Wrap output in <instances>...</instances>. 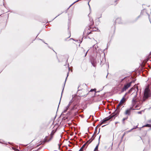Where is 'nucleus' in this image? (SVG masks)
<instances>
[{
	"instance_id": "obj_1",
	"label": "nucleus",
	"mask_w": 151,
	"mask_h": 151,
	"mask_svg": "<svg viewBox=\"0 0 151 151\" xmlns=\"http://www.w3.org/2000/svg\"><path fill=\"white\" fill-rule=\"evenodd\" d=\"M119 110L115 109L114 112H113L108 117L105 118L102 120L104 123H105L107 121L110 119H112L113 118L114 119L117 116L119 115Z\"/></svg>"
},
{
	"instance_id": "obj_2",
	"label": "nucleus",
	"mask_w": 151,
	"mask_h": 151,
	"mask_svg": "<svg viewBox=\"0 0 151 151\" xmlns=\"http://www.w3.org/2000/svg\"><path fill=\"white\" fill-rule=\"evenodd\" d=\"M151 96V92L149 88L147 87L145 89L142 97V102H143L147 99L149 97Z\"/></svg>"
},
{
	"instance_id": "obj_3",
	"label": "nucleus",
	"mask_w": 151,
	"mask_h": 151,
	"mask_svg": "<svg viewBox=\"0 0 151 151\" xmlns=\"http://www.w3.org/2000/svg\"><path fill=\"white\" fill-rule=\"evenodd\" d=\"M136 79L135 78H134V79L132 80L131 81L129 82V83H127L126 84H125L122 88L121 92L122 93L126 91L128 88L132 84V83H134L135 81H136Z\"/></svg>"
},
{
	"instance_id": "obj_4",
	"label": "nucleus",
	"mask_w": 151,
	"mask_h": 151,
	"mask_svg": "<svg viewBox=\"0 0 151 151\" xmlns=\"http://www.w3.org/2000/svg\"><path fill=\"white\" fill-rule=\"evenodd\" d=\"M93 135L91 138L82 146L81 148H83L84 149H86V148L87 147L88 145L90 144L94 139L95 137H93Z\"/></svg>"
},
{
	"instance_id": "obj_5",
	"label": "nucleus",
	"mask_w": 151,
	"mask_h": 151,
	"mask_svg": "<svg viewBox=\"0 0 151 151\" xmlns=\"http://www.w3.org/2000/svg\"><path fill=\"white\" fill-rule=\"evenodd\" d=\"M90 62L93 67H96V58L95 57L92 56L90 58Z\"/></svg>"
},
{
	"instance_id": "obj_6",
	"label": "nucleus",
	"mask_w": 151,
	"mask_h": 151,
	"mask_svg": "<svg viewBox=\"0 0 151 151\" xmlns=\"http://www.w3.org/2000/svg\"><path fill=\"white\" fill-rule=\"evenodd\" d=\"M134 78H134V77L131 76H127L124 77L121 80V82H122L124 80H127L128 81H129L130 80H132L134 79Z\"/></svg>"
},
{
	"instance_id": "obj_7",
	"label": "nucleus",
	"mask_w": 151,
	"mask_h": 151,
	"mask_svg": "<svg viewBox=\"0 0 151 151\" xmlns=\"http://www.w3.org/2000/svg\"><path fill=\"white\" fill-rule=\"evenodd\" d=\"M52 139V137H51L49 138L48 136H46L45 138L43 139L42 142L41 144H44L45 142H47L50 141Z\"/></svg>"
},
{
	"instance_id": "obj_8",
	"label": "nucleus",
	"mask_w": 151,
	"mask_h": 151,
	"mask_svg": "<svg viewBox=\"0 0 151 151\" xmlns=\"http://www.w3.org/2000/svg\"><path fill=\"white\" fill-rule=\"evenodd\" d=\"M125 95H124L120 101L119 103L117 105V108L116 109L119 110L120 111V109L119 108V107L123 103V102L125 100Z\"/></svg>"
},
{
	"instance_id": "obj_9",
	"label": "nucleus",
	"mask_w": 151,
	"mask_h": 151,
	"mask_svg": "<svg viewBox=\"0 0 151 151\" xmlns=\"http://www.w3.org/2000/svg\"><path fill=\"white\" fill-rule=\"evenodd\" d=\"M134 109H133L132 107H130V108L126 110L125 114L126 115H130L131 110H133Z\"/></svg>"
},
{
	"instance_id": "obj_10",
	"label": "nucleus",
	"mask_w": 151,
	"mask_h": 151,
	"mask_svg": "<svg viewBox=\"0 0 151 151\" xmlns=\"http://www.w3.org/2000/svg\"><path fill=\"white\" fill-rule=\"evenodd\" d=\"M68 75H69V72H68L67 73V77L66 78V79H65V82H64L63 88V90H62V92L61 95H62V93H63V90H64V86H65V82L67 80V77H68ZM61 97H62V96H61V98H60V102H59V105H58V107H59V104H60V101H61Z\"/></svg>"
},
{
	"instance_id": "obj_11",
	"label": "nucleus",
	"mask_w": 151,
	"mask_h": 151,
	"mask_svg": "<svg viewBox=\"0 0 151 151\" xmlns=\"http://www.w3.org/2000/svg\"><path fill=\"white\" fill-rule=\"evenodd\" d=\"M117 23L118 24H120L122 23V19L120 18H118L116 19V20L115 21L114 23Z\"/></svg>"
},
{
	"instance_id": "obj_12",
	"label": "nucleus",
	"mask_w": 151,
	"mask_h": 151,
	"mask_svg": "<svg viewBox=\"0 0 151 151\" xmlns=\"http://www.w3.org/2000/svg\"><path fill=\"white\" fill-rule=\"evenodd\" d=\"M79 105V104L78 103L74 104L73 107L71 108V111L74 110L75 109H77V107Z\"/></svg>"
},
{
	"instance_id": "obj_13",
	"label": "nucleus",
	"mask_w": 151,
	"mask_h": 151,
	"mask_svg": "<svg viewBox=\"0 0 151 151\" xmlns=\"http://www.w3.org/2000/svg\"><path fill=\"white\" fill-rule=\"evenodd\" d=\"M100 137H101V136H99V139H98L99 142H98V144L96 146L95 148L94 149V150H96L97 151V150H98L99 146V143H100Z\"/></svg>"
},
{
	"instance_id": "obj_14",
	"label": "nucleus",
	"mask_w": 151,
	"mask_h": 151,
	"mask_svg": "<svg viewBox=\"0 0 151 151\" xmlns=\"http://www.w3.org/2000/svg\"><path fill=\"white\" fill-rule=\"evenodd\" d=\"M137 102V101L136 99H135L134 98L132 100V103L134 105L136 104Z\"/></svg>"
},
{
	"instance_id": "obj_15",
	"label": "nucleus",
	"mask_w": 151,
	"mask_h": 151,
	"mask_svg": "<svg viewBox=\"0 0 151 151\" xmlns=\"http://www.w3.org/2000/svg\"><path fill=\"white\" fill-rule=\"evenodd\" d=\"M99 126V125H98L97 127H96L95 128V131H94V133L93 134V137H95L96 136V135H95V136H94V135L95 134H96L97 132V127L98 126Z\"/></svg>"
},
{
	"instance_id": "obj_16",
	"label": "nucleus",
	"mask_w": 151,
	"mask_h": 151,
	"mask_svg": "<svg viewBox=\"0 0 151 151\" xmlns=\"http://www.w3.org/2000/svg\"><path fill=\"white\" fill-rule=\"evenodd\" d=\"M150 127L151 128V124H147L145 125H144L142 127Z\"/></svg>"
},
{
	"instance_id": "obj_17",
	"label": "nucleus",
	"mask_w": 151,
	"mask_h": 151,
	"mask_svg": "<svg viewBox=\"0 0 151 151\" xmlns=\"http://www.w3.org/2000/svg\"><path fill=\"white\" fill-rule=\"evenodd\" d=\"M128 118V117H125V118H123V119H122V124H125V122H124V121L125 120H126Z\"/></svg>"
},
{
	"instance_id": "obj_18",
	"label": "nucleus",
	"mask_w": 151,
	"mask_h": 151,
	"mask_svg": "<svg viewBox=\"0 0 151 151\" xmlns=\"http://www.w3.org/2000/svg\"><path fill=\"white\" fill-rule=\"evenodd\" d=\"M141 17V15L138 16L134 21H133V22H136L137 20L140 17Z\"/></svg>"
},
{
	"instance_id": "obj_19",
	"label": "nucleus",
	"mask_w": 151,
	"mask_h": 151,
	"mask_svg": "<svg viewBox=\"0 0 151 151\" xmlns=\"http://www.w3.org/2000/svg\"><path fill=\"white\" fill-rule=\"evenodd\" d=\"M94 24V22H90V24H88V25H89V26H90L93 27Z\"/></svg>"
},
{
	"instance_id": "obj_20",
	"label": "nucleus",
	"mask_w": 151,
	"mask_h": 151,
	"mask_svg": "<svg viewBox=\"0 0 151 151\" xmlns=\"http://www.w3.org/2000/svg\"><path fill=\"white\" fill-rule=\"evenodd\" d=\"M93 31H96L99 30V29L97 28H96L95 27H93Z\"/></svg>"
},
{
	"instance_id": "obj_21",
	"label": "nucleus",
	"mask_w": 151,
	"mask_h": 151,
	"mask_svg": "<svg viewBox=\"0 0 151 151\" xmlns=\"http://www.w3.org/2000/svg\"><path fill=\"white\" fill-rule=\"evenodd\" d=\"M103 123H104V122H103V120H102L101 121H100V124H99V126H100L101 125L103 124Z\"/></svg>"
},
{
	"instance_id": "obj_22",
	"label": "nucleus",
	"mask_w": 151,
	"mask_h": 151,
	"mask_svg": "<svg viewBox=\"0 0 151 151\" xmlns=\"http://www.w3.org/2000/svg\"><path fill=\"white\" fill-rule=\"evenodd\" d=\"M96 88L94 89H91L90 91V92H93V91H94L95 92V93H96Z\"/></svg>"
},
{
	"instance_id": "obj_23",
	"label": "nucleus",
	"mask_w": 151,
	"mask_h": 151,
	"mask_svg": "<svg viewBox=\"0 0 151 151\" xmlns=\"http://www.w3.org/2000/svg\"><path fill=\"white\" fill-rule=\"evenodd\" d=\"M133 89L132 88H130L127 92L128 93H130L132 91Z\"/></svg>"
},
{
	"instance_id": "obj_24",
	"label": "nucleus",
	"mask_w": 151,
	"mask_h": 151,
	"mask_svg": "<svg viewBox=\"0 0 151 151\" xmlns=\"http://www.w3.org/2000/svg\"><path fill=\"white\" fill-rule=\"evenodd\" d=\"M89 21L90 22H94L93 19L91 18H90Z\"/></svg>"
},
{
	"instance_id": "obj_25",
	"label": "nucleus",
	"mask_w": 151,
	"mask_h": 151,
	"mask_svg": "<svg viewBox=\"0 0 151 151\" xmlns=\"http://www.w3.org/2000/svg\"><path fill=\"white\" fill-rule=\"evenodd\" d=\"M147 14H148V18H149V21H150V23L151 24V19H150V15H149V14L148 13H147Z\"/></svg>"
},
{
	"instance_id": "obj_26",
	"label": "nucleus",
	"mask_w": 151,
	"mask_h": 151,
	"mask_svg": "<svg viewBox=\"0 0 151 151\" xmlns=\"http://www.w3.org/2000/svg\"><path fill=\"white\" fill-rule=\"evenodd\" d=\"M57 128H58V127H57V128H56V131H54V130H53L52 131V132H51V134H52V133H53V134H54V133H55V132L56 131V130H57Z\"/></svg>"
},
{
	"instance_id": "obj_27",
	"label": "nucleus",
	"mask_w": 151,
	"mask_h": 151,
	"mask_svg": "<svg viewBox=\"0 0 151 151\" xmlns=\"http://www.w3.org/2000/svg\"><path fill=\"white\" fill-rule=\"evenodd\" d=\"M88 26L89 27V28H88V30L91 31V28H92V27L90 26H89V25H88Z\"/></svg>"
},
{
	"instance_id": "obj_28",
	"label": "nucleus",
	"mask_w": 151,
	"mask_h": 151,
	"mask_svg": "<svg viewBox=\"0 0 151 151\" xmlns=\"http://www.w3.org/2000/svg\"><path fill=\"white\" fill-rule=\"evenodd\" d=\"M138 128V125H137L136 126L134 127L133 128H132V129L133 130L134 129H135L137 128Z\"/></svg>"
},
{
	"instance_id": "obj_29",
	"label": "nucleus",
	"mask_w": 151,
	"mask_h": 151,
	"mask_svg": "<svg viewBox=\"0 0 151 151\" xmlns=\"http://www.w3.org/2000/svg\"><path fill=\"white\" fill-rule=\"evenodd\" d=\"M92 33L91 32H87L86 33L87 35H88L89 34H91Z\"/></svg>"
},
{
	"instance_id": "obj_30",
	"label": "nucleus",
	"mask_w": 151,
	"mask_h": 151,
	"mask_svg": "<svg viewBox=\"0 0 151 151\" xmlns=\"http://www.w3.org/2000/svg\"><path fill=\"white\" fill-rule=\"evenodd\" d=\"M93 27H92V28H91V32L92 33V32H93Z\"/></svg>"
},
{
	"instance_id": "obj_31",
	"label": "nucleus",
	"mask_w": 151,
	"mask_h": 151,
	"mask_svg": "<svg viewBox=\"0 0 151 151\" xmlns=\"http://www.w3.org/2000/svg\"><path fill=\"white\" fill-rule=\"evenodd\" d=\"M83 37L82 38L81 40H79V42L80 43H81L82 42V40H83Z\"/></svg>"
},
{
	"instance_id": "obj_32",
	"label": "nucleus",
	"mask_w": 151,
	"mask_h": 151,
	"mask_svg": "<svg viewBox=\"0 0 151 151\" xmlns=\"http://www.w3.org/2000/svg\"><path fill=\"white\" fill-rule=\"evenodd\" d=\"M83 37L82 38L81 40H79V42L80 43H81L82 42V40H83Z\"/></svg>"
},
{
	"instance_id": "obj_33",
	"label": "nucleus",
	"mask_w": 151,
	"mask_h": 151,
	"mask_svg": "<svg viewBox=\"0 0 151 151\" xmlns=\"http://www.w3.org/2000/svg\"><path fill=\"white\" fill-rule=\"evenodd\" d=\"M63 12H62V13H61V14H58L57 16L55 18H54L52 20H53L54 19H55V18H56L57 17H58V16H59L60 14H61Z\"/></svg>"
},
{
	"instance_id": "obj_34",
	"label": "nucleus",
	"mask_w": 151,
	"mask_h": 151,
	"mask_svg": "<svg viewBox=\"0 0 151 151\" xmlns=\"http://www.w3.org/2000/svg\"><path fill=\"white\" fill-rule=\"evenodd\" d=\"M83 150H84V149H83V148H81V147L80 148V150H79V151H83Z\"/></svg>"
},
{
	"instance_id": "obj_35",
	"label": "nucleus",
	"mask_w": 151,
	"mask_h": 151,
	"mask_svg": "<svg viewBox=\"0 0 151 151\" xmlns=\"http://www.w3.org/2000/svg\"><path fill=\"white\" fill-rule=\"evenodd\" d=\"M39 40H41V41H42L43 42H44V43H45V44H46L47 45V43H45V42H44V41L43 40L41 39H39Z\"/></svg>"
},
{
	"instance_id": "obj_36",
	"label": "nucleus",
	"mask_w": 151,
	"mask_h": 151,
	"mask_svg": "<svg viewBox=\"0 0 151 151\" xmlns=\"http://www.w3.org/2000/svg\"><path fill=\"white\" fill-rule=\"evenodd\" d=\"M142 112V111H139L138 112V114H141Z\"/></svg>"
},
{
	"instance_id": "obj_37",
	"label": "nucleus",
	"mask_w": 151,
	"mask_h": 151,
	"mask_svg": "<svg viewBox=\"0 0 151 151\" xmlns=\"http://www.w3.org/2000/svg\"><path fill=\"white\" fill-rule=\"evenodd\" d=\"M67 111L66 109H65L63 111V113H64L66 112Z\"/></svg>"
},
{
	"instance_id": "obj_38",
	"label": "nucleus",
	"mask_w": 151,
	"mask_h": 151,
	"mask_svg": "<svg viewBox=\"0 0 151 151\" xmlns=\"http://www.w3.org/2000/svg\"><path fill=\"white\" fill-rule=\"evenodd\" d=\"M14 151H19V149L16 148L14 150Z\"/></svg>"
},
{
	"instance_id": "obj_39",
	"label": "nucleus",
	"mask_w": 151,
	"mask_h": 151,
	"mask_svg": "<svg viewBox=\"0 0 151 151\" xmlns=\"http://www.w3.org/2000/svg\"><path fill=\"white\" fill-rule=\"evenodd\" d=\"M70 114H71L70 112L69 111L68 112V113H67V114L69 115H70Z\"/></svg>"
},
{
	"instance_id": "obj_40",
	"label": "nucleus",
	"mask_w": 151,
	"mask_h": 151,
	"mask_svg": "<svg viewBox=\"0 0 151 151\" xmlns=\"http://www.w3.org/2000/svg\"><path fill=\"white\" fill-rule=\"evenodd\" d=\"M89 50H88V51H87L86 52V53H85V56H86V55H87V53H88V51Z\"/></svg>"
},
{
	"instance_id": "obj_41",
	"label": "nucleus",
	"mask_w": 151,
	"mask_h": 151,
	"mask_svg": "<svg viewBox=\"0 0 151 151\" xmlns=\"http://www.w3.org/2000/svg\"><path fill=\"white\" fill-rule=\"evenodd\" d=\"M69 108V107H68V106H66V107L65 108V109L68 110Z\"/></svg>"
},
{
	"instance_id": "obj_42",
	"label": "nucleus",
	"mask_w": 151,
	"mask_h": 151,
	"mask_svg": "<svg viewBox=\"0 0 151 151\" xmlns=\"http://www.w3.org/2000/svg\"><path fill=\"white\" fill-rule=\"evenodd\" d=\"M64 115V114H63V113H62L60 116H63Z\"/></svg>"
},
{
	"instance_id": "obj_43",
	"label": "nucleus",
	"mask_w": 151,
	"mask_h": 151,
	"mask_svg": "<svg viewBox=\"0 0 151 151\" xmlns=\"http://www.w3.org/2000/svg\"><path fill=\"white\" fill-rule=\"evenodd\" d=\"M151 55V52H150V54L148 56V58H150V56Z\"/></svg>"
},
{
	"instance_id": "obj_44",
	"label": "nucleus",
	"mask_w": 151,
	"mask_h": 151,
	"mask_svg": "<svg viewBox=\"0 0 151 151\" xmlns=\"http://www.w3.org/2000/svg\"><path fill=\"white\" fill-rule=\"evenodd\" d=\"M42 147H40L37 149V150L36 151H38V150H39Z\"/></svg>"
},
{
	"instance_id": "obj_45",
	"label": "nucleus",
	"mask_w": 151,
	"mask_h": 151,
	"mask_svg": "<svg viewBox=\"0 0 151 151\" xmlns=\"http://www.w3.org/2000/svg\"><path fill=\"white\" fill-rule=\"evenodd\" d=\"M133 129H131L130 130L128 131V132H131Z\"/></svg>"
},
{
	"instance_id": "obj_46",
	"label": "nucleus",
	"mask_w": 151,
	"mask_h": 151,
	"mask_svg": "<svg viewBox=\"0 0 151 151\" xmlns=\"http://www.w3.org/2000/svg\"><path fill=\"white\" fill-rule=\"evenodd\" d=\"M71 103H72V102H71V101H70V102H69V104H68V105H69L70 106V104H71Z\"/></svg>"
},
{
	"instance_id": "obj_47",
	"label": "nucleus",
	"mask_w": 151,
	"mask_h": 151,
	"mask_svg": "<svg viewBox=\"0 0 151 151\" xmlns=\"http://www.w3.org/2000/svg\"><path fill=\"white\" fill-rule=\"evenodd\" d=\"M78 111L77 112H76L75 113V115H76L77 114H78Z\"/></svg>"
},
{
	"instance_id": "obj_48",
	"label": "nucleus",
	"mask_w": 151,
	"mask_h": 151,
	"mask_svg": "<svg viewBox=\"0 0 151 151\" xmlns=\"http://www.w3.org/2000/svg\"><path fill=\"white\" fill-rule=\"evenodd\" d=\"M12 149L13 150H15V149H16V148H15V147H12Z\"/></svg>"
},
{
	"instance_id": "obj_49",
	"label": "nucleus",
	"mask_w": 151,
	"mask_h": 151,
	"mask_svg": "<svg viewBox=\"0 0 151 151\" xmlns=\"http://www.w3.org/2000/svg\"><path fill=\"white\" fill-rule=\"evenodd\" d=\"M89 2H88V6H89V8H90V6L89 4Z\"/></svg>"
},
{
	"instance_id": "obj_50",
	"label": "nucleus",
	"mask_w": 151,
	"mask_h": 151,
	"mask_svg": "<svg viewBox=\"0 0 151 151\" xmlns=\"http://www.w3.org/2000/svg\"><path fill=\"white\" fill-rule=\"evenodd\" d=\"M107 125V124L105 125H104L102 126V127H104V126H106Z\"/></svg>"
},
{
	"instance_id": "obj_51",
	"label": "nucleus",
	"mask_w": 151,
	"mask_h": 151,
	"mask_svg": "<svg viewBox=\"0 0 151 151\" xmlns=\"http://www.w3.org/2000/svg\"><path fill=\"white\" fill-rule=\"evenodd\" d=\"M142 15L143 14V13H142V11H141V13H140V15Z\"/></svg>"
},
{
	"instance_id": "obj_52",
	"label": "nucleus",
	"mask_w": 151,
	"mask_h": 151,
	"mask_svg": "<svg viewBox=\"0 0 151 151\" xmlns=\"http://www.w3.org/2000/svg\"><path fill=\"white\" fill-rule=\"evenodd\" d=\"M0 143H2V144H6V143H3L2 142H0Z\"/></svg>"
},
{
	"instance_id": "obj_53",
	"label": "nucleus",
	"mask_w": 151,
	"mask_h": 151,
	"mask_svg": "<svg viewBox=\"0 0 151 151\" xmlns=\"http://www.w3.org/2000/svg\"><path fill=\"white\" fill-rule=\"evenodd\" d=\"M65 118L64 117H63V118H62V119L63 120H65Z\"/></svg>"
},
{
	"instance_id": "obj_54",
	"label": "nucleus",
	"mask_w": 151,
	"mask_h": 151,
	"mask_svg": "<svg viewBox=\"0 0 151 151\" xmlns=\"http://www.w3.org/2000/svg\"><path fill=\"white\" fill-rule=\"evenodd\" d=\"M86 32V31H85V30H84V32H83V35Z\"/></svg>"
},
{
	"instance_id": "obj_55",
	"label": "nucleus",
	"mask_w": 151,
	"mask_h": 151,
	"mask_svg": "<svg viewBox=\"0 0 151 151\" xmlns=\"http://www.w3.org/2000/svg\"><path fill=\"white\" fill-rule=\"evenodd\" d=\"M100 130V128L99 129L98 133L97 134H98L99 133Z\"/></svg>"
},
{
	"instance_id": "obj_56",
	"label": "nucleus",
	"mask_w": 151,
	"mask_h": 151,
	"mask_svg": "<svg viewBox=\"0 0 151 151\" xmlns=\"http://www.w3.org/2000/svg\"><path fill=\"white\" fill-rule=\"evenodd\" d=\"M70 36H71V35L70 34V35L67 38H69L70 37Z\"/></svg>"
},
{
	"instance_id": "obj_57",
	"label": "nucleus",
	"mask_w": 151,
	"mask_h": 151,
	"mask_svg": "<svg viewBox=\"0 0 151 151\" xmlns=\"http://www.w3.org/2000/svg\"><path fill=\"white\" fill-rule=\"evenodd\" d=\"M70 40H75L73 38H72L70 39Z\"/></svg>"
},
{
	"instance_id": "obj_58",
	"label": "nucleus",
	"mask_w": 151,
	"mask_h": 151,
	"mask_svg": "<svg viewBox=\"0 0 151 151\" xmlns=\"http://www.w3.org/2000/svg\"><path fill=\"white\" fill-rule=\"evenodd\" d=\"M119 123V122H115V124H117V123Z\"/></svg>"
},
{
	"instance_id": "obj_59",
	"label": "nucleus",
	"mask_w": 151,
	"mask_h": 151,
	"mask_svg": "<svg viewBox=\"0 0 151 151\" xmlns=\"http://www.w3.org/2000/svg\"><path fill=\"white\" fill-rule=\"evenodd\" d=\"M108 74H109V73H108L107 74V75H106V78H107V76H108Z\"/></svg>"
},
{
	"instance_id": "obj_60",
	"label": "nucleus",
	"mask_w": 151,
	"mask_h": 151,
	"mask_svg": "<svg viewBox=\"0 0 151 151\" xmlns=\"http://www.w3.org/2000/svg\"><path fill=\"white\" fill-rule=\"evenodd\" d=\"M83 96L86 97V95H85L84 96Z\"/></svg>"
},
{
	"instance_id": "obj_61",
	"label": "nucleus",
	"mask_w": 151,
	"mask_h": 151,
	"mask_svg": "<svg viewBox=\"0 0 151 151\" xmlns=\"http://www.w3.org/2000/svg\"><path fill=\"white\" fill-rule=\"evenodd\" d=\"M128 93H126L124 95H125V96H126V95H127V94Z\"/></svg>"
},
{
	"instance_id": "obj_62",
	"label": "nucleus",
	"mask_w": 151,
	"mask_h": 151,
	"mask_svg": "<svg viewBox=\"0 0 151 151\" xmlns=\"http://www.w3.org/2000/svg\"><path fill=\"white\" fill-rule=\"evenodd\" d=\"M128 93H126L124 95H125V96H126V95H127V94Z\"/></svg>"
},
{
	"instance_id": "obj_63",
	"label": "nucleus",
	"mask_w": 151,
	"mask_h": 151,
	"mask_svg": "<svg viewBox=\"0 0 151 151\" xmlns=\"http://www.w3.org/2000/svg\"><path fill=\"white\" fill-rule=\"evenodd\" d=\"M91 0H87V1H88V2H89Z\"/></svg>"
},
{
	"instance_id": "obj_64",
	"label": "nucleus",
	"mask_w": 151,
	"mask_h": 151,
	"mask_svg": "<svg viewBox=\"0 0 151 151\" xmlns=\"http://www.w3.org/2000/svg\"><path fill=\"white\" fill-rule=\"evenodd\" d=\"M58 145L59 146V147L60 148V147L59 144H58Z\"/></svg>"
}]
</instances>
